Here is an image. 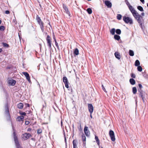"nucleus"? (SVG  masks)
<instances>
[{
	"label": "nucleus",
	"mask_w": 148,
	"mask_h": 148,
	"mask_svg": "<svg viewBox=\"0 0 148 148\" xmlns=\"http://www.w3.org/2000/svg\"><path fill=\"white\" fill-rule=\"evenodd\" d=\"M13 135L16 148H23V147L20 145L17 134L13 127Z\"/></svg>",
	"instance_id": "f257e3e1"
},
{
	"label": "nucleus",
	"mask_w": 148,
	"mask_h": 148,
	"mask_svg": "<svg viewBox=\"0 0 148 148\" xmlns=\"http://www.w3.org/2000/svg\"><path fill=\"white\" fill-rule=\"evenodd\" d=\"M5 113L6 115V118L7 120L10 121V116L9 113L8 107L7 105H6L5 106Z\"/></svg>",
	"instance_id": "f03ea898"
},
{
	"label": "nucleus",
	"mask_w": 148,
	"mask_h": 148,
	"mask_svg": "<svg viewBox=\"0 0 148 148\" xmlns=\"http://www.w3.org/2000/svg\"><path fill=\"white\" fill-rule=\"evenodd\" d=\"M123 19L126 23H129L130 24H133L132 19L129 17L124 16L123 18Z\"/></svg>",
	"instance_id": "7ed1b4c3"
},
{
	"label": "nucleus",
	"mask_w": 148,
	"mask_h": 148,
	"mask_svg": "<svg viewBox=\"0 0 148 148\" xmlns=\"http://www.w3.org/2000/svg\"><path fill=\"white\" fill-rule=\"evenodd\" d=\"M138 91L139 92V95L142 98L143 102H144V98L145 95V92L143 91L142 89H138Z\"/></svg>",
	"instance_id": "20e7f679"
},
{
	"label": "nucleus",
	"mask_w": 148,
	"mask_h": 148,
	"mask_svg": "<svg viewBox=\"0 0 148 148\" xmlns=\"http://www.w3.org/2000/svg\"><path fill=\"white\" fill-rule=\"evenodd\" d=\"M130 12L136 19H137L140 16L134 9Z\"/></svg>",
	"instance_id": "39448f33"
},
{
	"label": "nucleus",
	"mask_w": 148,
	"mask_h": 148,
	"mask_svg": "<svg viewBox=\"0 0 148 148\" xmlns=\"http://www.w3.org/2000/svg\"><path fill=\"white\" fill-rule=\"evenodd\" d=\"M138 23L140 24V27L142 28V25L144 22L143 17L141 15L136 19Z\"/></svg>",
	"instance_id": "423d86ee"
},
{
	"label": "nucleus",
	"mask_w": 148,
	"mask_h": 148,
	"mask_svg": "<svg viewBox=\"0 0 148 148\" xmlns=\"http://www.w3.org/2000/svg\"><path fill=\"white\" fill-rule=\"evenodd\" d=\"M109 134L111 138V140L113 141H114L115 140L114 133L113 131L110 130L109 131Z\"/></svg>",
	"instance_id": "0eeeda50"
},
{
	"label": "nucleus",
	"mask_w": 148,
	"mask_h": 148,
	"mask_svg": "<svg viewBox=\"0 0 148 148\" xmlns=\"http://www.w3.org/2000/svg\"><path fill=\"white\" fill-rule=\"evenodd\" d=\"M46 40L47 42L48 46L50 49L51 47V40L50 36L49 35H47L46 38Z\"/></svg>",
	"instance_id": "6e6552de"
},
{
	"label": "nucleus",
	"mask_w": 148,
	"mask_h": 148,
	"mask_svg": "<svg viewBox=\"0 0 148 148\" xmlns=\"http://www.w3.org/2000/svg\"><path fill=\"white\" fill-rule=\"evenodd\" d=\"M32 136L29 133H25L22 135V138L24 140H26Z\"/></svg>",
	"instance_id": "1a4fd4ad"
},
{
	"label": "nucleus",
	"mask_w": 148,
	"mask_h": 148,
	"mask_svg": "<svg viewBox=\"0 0 148 148\" xmlns=\"http://www.w3.org/2000/svg\"><path fill=\"white\" fill-rule=\"evenodd\" d=\"M89 111L90 114H92L93 111V107L91 104H88Z\"/></svg>",
	"instance_id": "9d476101"
},
{
	"label": "nucleus",
	"mask_w": 148,
	"mask_h": 148,
	"mask_svg": "<svg viewBox=\"0 0 148 148\" xmlns=\"http://www.w3.org/2000/svg\"><path fill=\"white\" fill-rule=\"evenodd\" d=\"M22 73L25 75V77H26V78L29 83L31 82L30 80V77L29 74L26 72H23Z\"/></svg>",
	"instance_id": "9b49d317"
},
{
	"label": "nucleus",
	"mask_w": 148,
	"mask_h": 148,
	"mask_svg": "<svg viewBox=\"0 0 148 148\" xmlns=\"http://www.w3.org/2000/svg\"><path fill=\"white\" fill-rule=\"evenodd\" d=\"M16 83V81L13 79L9 80L8 81V84L9 85L11 86H14Z\"/></svg>",
	"instance_id": "f8f14e48"
},
{
	"label": "nucleus",
	"mask_w": 148,
	"mask_h": 148,
	"mask_svg": "<svg viewBox=\"0 0 148 148\" xmlns=\"http://www.w3.org/2000/svg\"><path fill=\"white\" fill-rule=\"evenodd\" d=\"M36 20L40 25L43 24V23L42 21L40 18L37 15L36 17Z\"/></svg>",
	"instance_id": "ddd939ff"
},
{
	"label": "nucleus",
	"mask_w": 148,
	"mask_h": 148,
	"mask_svg": "<svg viewBox=\"0 0 148 148\" xmlns=\"http://www.w3.org/2000/svg\"><path fill=\"white\" fill-rule=\"evenodd\" d=\"M84 130V133L86 136H89L90 135V133L88 129V127L85 126Z\"/></svg>",
	"instance_id": "4468645a"
},
{
	"label": "nucleus",
	"mask_w": 148,
	"mask_h": 148,
	"mask_svg": "<svg viewBox=\"0 0 148 148\" xmlns=\"http://www.w3.org/2000/svg\"><path fill=\"white\" fill-rule=\"evenodd\" d=\"M126 5L127 6L129 10L130 11L134 9V8H133V7L130 5V3H129V2L127 0H126Z\"/></svg>",
	"instance_id": "2eb2a0df"
},
{
	"label": "nucleus",
	"mask_w": 148,
	"mask_h": 148,
	"mask_svg": "<svg viewBox=\"0 0 148 148\" xmlns=\"http://www.w3.org/2000/svg\"><path fill=\"white\" fill-rule=\"evenodd\" d=\"M105 5L109 8H110L112 6V3L110 1H106L105 2Z\"/></svg>",
	"instance_id": "dca6fc26"
},
{
	"label": "nucleus",
	"mask_w": 148,
	"mask_h": 148,
	"mask_svg": "<svg viewBox=\"0 0 148 148\" xmlns=\"http://www.w3.org/2000/svg\"><path fill=\"white\" fill-rule=\"evenodd\" d=\"M23 104L21 103H19L17 105V108L20 109H23Z\"/></svg>",
	"instance_id": "f3484780"
},
{
	"label": "nucleus",
	"mask_w": 148,
	"mask_h": 148,
	"mask_svg": "<svg viewBox=\"0 0 148 148\" xmlns=\"http://www.w3.org/2000/svg\"><path fill=\"white\" fill-rule=\"evenodd\" d=\"M114 55L116 58L118 60H119L120 59L121 57L120 53H119L118 52H115L114 53Z\"/></svg>",
	"instance_id": "a211bd4d"
},
{
	"label": "nucleus",
	"mask_w": 148,
	"mask_h": 148,
	"mask_svg": "<svg viewBox=\"0 0 148 148\" xmlns=\"http://www.w3.org/2000/svg\"><path fill=\"white\" fill-rule=\"evenodd\" d=\"M63 81L65 84L68 83V81L67 78L65 76L63 77Z\"/></svg>",
	"instance_id": "6ab92c4d"
},
{
	"label": "nucleus",
	"mask_w": 148,
	"mask_h": 148,
	"mask_svg": "<svg viewBox=\"0 0 148 148\" xmlns=\"http://www.w3.org/2000/svg\"><path fill=\"white\" fill-rule=\"evenodd\" d=\"M82 140L83 141V144L85 145L86 144V137L84 134H83L82 135Z\"/></svg>",
	"instance_id": "aec40b11"
},
{
	"label": "nucleus",
	"mask_w": 148,
	"mask_h": 148,
	"mask_svg": "<svg viewBox=\"0 0 148 148\" xmlns=\"http://www.w3.org/2000/svg\"><path fill=\"white\" fill-rule=\"evenodd\" d=\"M130 84L132 85H134L135 84V81L134 79L133 78L130 79Z\"/></svg>",
	"instance_id": "412c9836"
},
{
	"label": "nucleus",
	"mask_w": 148,
	"mask_h": 148,
	"mask_svg": "<svg viewBox=\"0 0 148 148\" xmlns=\"http://www.w3.org/2000/svg\"><path fill=\"white\" fill-rule=\"evenodd\" d=\"M114 38L117 40H119L120 39V37L118 35H115L114 36Z\"/></svg>",
	"instance_id": "4be33fe9"
},
{
	"label": "nucleus",
	"mask_w": 148,
	"mask_h": 148,
	"mask_svg": "<svg viewBox=\"0 0 148 148\" xmlns=\"http://www.w3.org/2000/svg\"><path fill=\"white\" fill-rule=\"evenodd\" d=\"M24 118V117L23 116H18L17 117L16 119H17L18 121H20L21 120L23 119Z\"/></svg>",
	"instance_id": "5701e85b"
},
{
	"label": "nucleus",
	"mask_w": 148,
	"mask_h": 148,
	"mask_svg": "<svg viewBox=\"0 0 148 148\" xmlns=\"http://www.w3.org/2000/svg\"><path fill=\"white\" fill-rule=\"evenodd\" d=\"M79 54V50L77 48L75 49V56Z\"/></svg>",
	"instance_id": "b1692460"
},
{
	"label": "nucleus",
	"mask_w": 148,
	"mask_h": 148,
	"mask_svg": "<svg viewBox=\"0 0 148 148\" xmlns=\"http://www.w3.org/2000/svg\"><path fill=\"white\" fill-rule=\"evenodd\" d=\"M63 7L66 13L67 14H69V11L67 8L66 6L65 5H63Z\"/></svg>",
	"instance_id": "393cba45"
},
{
	"label": "nucleus",
	"mask_w": 148,
	"mask_h": 148,
	"mask_svg": "<svg viewBox=\"0 0 148 148\" xmlns=\"http://www.w3.org/2000/svg\"><path fill=\"white\" fill-rule=\"evenodd\" d=\"M140 64V62L138 60H136L135 62V65L136 66H139Z\"/></svg>",
	"instance_id": "a878e982"
},
{
	"label": "nucleus",
	"mask_w": 148,
	"mask_h": 148,
	"mask_svg": "<svg viewBox=\"0 0 148 148\" xmlns=\"http://www.w3.org/2000/svg\"><path fill=\"white\" fill-rule=\"evenodd\" d=\"M86 11H87V12L89 14H90L92 13V10L90 8H87V9Z\"/></svg>",
	"instance_id": "bb28decb"
},
{
	"label": "nucleus",
	"mask_w": 148,
	"mask_h": 148,
	"mask_svg": "<svg viewBox=\"0 0 148 148\" xmlns=\"http://www.w3.org/2000/svg\"><path fill=\"white\" fill-rule=\"evenodd\" d=\"M137 91V89L136 87H134L132 88V92L134 94H136Z\"/></svg>",
	"instance_id": "cd10ccee"
},
{
	"label": "nucleus",
	"mask_w": 148,
	"mask_h": 148,
	"mask_svg": "<svg viewBox=\"0 0 148 148\" xmlns=\"http://www.w3.org/2000/svg\"><path fill=\"white\" fill-rule=\"evenodd\" d=\"M129 55L131 56H134V51L131 50H130L129 51Z\"/></svg>",
	"instance_id": "c85d7f7f"
},
{
	"label": "nucleus",
	"mask_w": 148,
	"mask_h": 148,
	"mask_svg": "<svg viewBox=\"0 0 148 148\" xmlns=\"http://www.w3.org/2000/svg\"><path fill=\"white\" fill-rule=\"evenodd\" d=\"M116 32L115 29L114 28L112 29L110 31V33L112 35H114L115 34V32Z\"/></svg>",
	"instance_id": "c756f323"
},
{
	"label": "nucleus",
	"mask_w": 148,
	"mask_h": 148,
	"mask_svg": "<svg viewBox=\"0 0 148 148\" xmlns=\"http://www.w3.org/2000/svg\"><path fill=\"white\" fill-rule=\"evenodd\" d=\"M137 9L139 10L141 12H143L144 11V10L143 8L142 7L140 6H138L137 7Z\"/></svg>",
	"instance_id": "7c9ffc66"
},
{
	"label": "nucleus",
	"mask_w": 148,
	"mask_h": 148,
	"mask_svg": "<svg viewBox=\"0 0 148 148\" xmlns=\"http://www.w3.org/2000/svg\"><path fill=\"white\" fill-rule=\"evenodd\" d=\"M95 140H96L97 143L98 145H99V139L98 137L97 136H95Z\"/></svg>",
	"instance_id": "2f4dec72"
},
{
	"label": "nucleus",
	"mask_w": 148,
	"mask_h": 148,
	"mask_svg": "<svg viewBox=\"0 0 148 148\" xmlns=\"http://www.w3.org/2000/svg\"><path fill=\"white\" fill-rule=\"evenodd\" d=\"M115 32L117 34L119 35L121 33V30L119 29H116Z\"/></svg>",
	"instance_id": "473e14b6"
},
{
	"label": "nucleus",
	"mask_w": 148,
	"mask_h": 148,
	"mask_svg": "<svg viewBox=\"0 0 148 148\" xmlns=\"http://www.w3.org/2000/svg\"><path fill=\"white\" fill-rule=\"evenodd\" d=\"M122 15L120 14H118L117 16V18L119 20L121 19Z\"/></svg>",
	"instance_id": "72a5a7b5"
},
{
	"label": "nucleus",
	"mask_w": 148,
	"mask_h": 148,
	"mask_svg": "<svg viewBox=\"0 0 148 148\" xmlns=\"http://www.w3.org/2000/svg\"><path fill=\"white\" fill-rule=\"evenodd\" d=\"M137 69L138 71L141 72L142 70V68L141 66H138Z\"/></svg>",
	"instance_id": "f704fd0d"
},
{
	"label": "nucleus",
	"mask_w": 148,
	"mask_h": 148,
	"mask_svg": "<svg viewBox=\"0 0 148 148\" xmlns=\"http://www.w3.org/2000/svg\"><path fill=\"white\" fill-rule=\"evenodd\" d=\"M2 44L3 46L5 47H9V45L7 43L3 42L2 43Z\"/></svg>",
	"instance_id": "c9c22d12"
},
{
	"label": "nucleus",
	"mask_w": 148,
	"mask_h": 148,
	"mask_svg": "<svg viewBox=\"0 0 148 148\" xmlns=\"http://www.w3.org/2000/svg\"><path fill=\"white\" fill-rule=\"evenodd\" d=\"M5 29V27L3 26H0V31H3Z\"/></svg>",
	"instance_id": "e433bc0d"
},
{
	"label": "nucleus",
	"mask_w": 148,
	"mask_h": 148,
	"mask_svg": "<svg viewBox=\"0 0 148 148\" xmlns=\"http://www.w3.org/2000/svg\"><path fill=\"white\" fill-rule=\"evenodd\" d=\"M42 132V131L41 129H39L37 130V133L38 134H40Z\"/></svg>",
	"instance_id": "4c0bfd02"
},
{
	"label": "nucleus",
	"mask_w": 148,
	"mask_h": 148,
	"mask_svg": "<svg viewBox=\"0 0 148 148\" xmlns=\"http://www.w3.org/2000/svg\"><path fill=\"white\" fill-rule=\"evenodd\" d=\"M40 27L42 31V32H43L44 31V27L43 24L41 25H40Z\"/></svg>",
	"instance_id": "58836bf2"
},
{
	"label": "nucleus",
	"mask_w": 148,
	"mask_h": 148,
	"mask_svg": "<svg viewBox=\"0 0 148 148\" xmlns=\"http://www.w3.org/2000/svg\"><path fill=\"white\" fill-rule=\"evenodd\" d=\"M19 113L21 115L25 116L26 113L24 112H22L21 111L19 112Z\"/></svg>",
	"instance_id": "ea45409f"
},
{
	"label": "nucleus",
	"mask_w": 148,
	"mask_h": 148,
	"mask_svg": "<svg viewBox=\"0 0 148 148\" xmlns=\"http://www.w3.org/2000/svg\"><path fill=\"white\" fill-rule=\"evenodd\" d=\"M143 76L145 78H148V75L146 74L145 73L143 74Z\"/></svg>",
	"instance_id": "a19ab883"
},
{
	"label": "nucleus",
	"mask_w": 148,
	"mask_h": 148,
	"mask_svg": "<svg viewBox=\"0 0 148 148\" xmlns=\"http://www.w3.org/2000/svg\"><path fill=\"white\" fill-rule=\"evenodd\" d=\"M131 77L133 78H135L136 77L134 73H131Z\"/></svg>",
	"instance_id": "79ce46f5"
},
{
	"label": "nucleus",
	"mask_w": 148,
	"mask_h": 148,
	"mask_svg": "<svg viewBox=\"0 0 148 148\" xmlns=\"http://www.w3.org/2000/svg\"><path fill=\"white\" fill-rule=\"evenodd\" d=\"M55 45L56 46V47H57V48L58 49H59V47L58 45V43H57V42H55Z\"/></svg>",
	"instance_id": "37998d69"
},
{
	"label": "nucleus",
	"mask_w": 148,
	"mask_h": 148,
	"mask_svg": "<svg viewBox=\"0 0 148 148\" xmlns=\"http://www.w3.org/2000/svg\"><path fill=\"white\" fill-rule=\"evenodd\" d=\"M25 104L26 108L29 107H30V105H29V103H25Z\"/></svg>",
	"instance_id": "c03bdc74"
},
{
	"label": "nucleus",
	"mask_w": 148,
	"mask_h": 148,
	"mask_svg": "<svg viewBox=\"0 0 148 148\" xmlns=\"http://www.w3.org/2000/svg\"><path fill=\"white\" fill-rule=\"evenodd\" d=\"M138 86H139V88L138 89H141L142 88H143V86H142V85L140 84H138Z\"/></svg>",
	"instance_id": "a18cd8bd"
},
{
	"label": "nucleus",
	"mask_w": 148,
	"mask_h": 148,
	"mask_svg": "<svg viewBox=\"0 0 148 148\" xmlns=\"http://www.w3.org/2000/svg\"><path fill=\"white\" fill-rule=\"evenodd\" d=\"M102 89L105 92H107L106 91V89L105 88L104 86H103V85H102Z\"/></svg>",
	"instance_id": "49530a36"
},
{
	"label": "nucleus",
	"mask_w": 148,
	"mask_h": 148,
	"mask_svg": "<svg viewBox=\"0 0 148 148\" xmlns=\"http://www.w3.org/2000/svg\"><path fill=\"white\" fill-rule=\"evenodd\" d=\"M29 123V122L28 121H26L25 122V124L27 125H28Z\"/></svg>",
	"instance_id": "de8ad7c7"
},
{
	"label": "nucleus",
	"mask_w": 148,
	"mask_h": 148,
	"mask_svg": "<svg viewBox=\"0 0 148 148\" xmlns=\"http://www.w3.org/2000/svg\"><path fill=\"white\" fill-rule=\"evenodd\" d=\"M5 13L7 14H8L10 13V11L8 10H6L5 11Z\"/></svg>",
	"instance_id": "09e8293b"
},
{
	"label": "nucleus",
	"mask_w": 148,
	"mask_h": 148,
	"mask_svg": "<svg viewBox=\"0 0 148 148\" xmlns=\"http://www.w3.org/2000/svg\"><path fill=\"white\" fill-rule=\"evenodd\" d=\"M65 84V86L66 87V88H69L68 83Z\"/></svg>",
	"instance_id": "8fccbe9b"
},
{
	"label": "nucleus",
	"mask_w": 148,
	"mask_h": 148,
	"mask_svg": "<svg viewBox=\"0 0 148 148\" xmlns=\"http://www.w3.org/2000/svg\"><path fill=\"white\" fill-rule=\"evenodd\" d=\"M61 126L62 127V129H64V127H63L62 121V120H61Z\"/></svg>",
	"instance_id": "3c124183"
},
{
	"label": "nucleus",
	"mask_w": 148,
	"mask_h": 148,
	"mask_svg": "<svg viewBox=\"0 0 148 148\" xmlns=\"http://www.w3.org/2000/svg\"><path fill=\"white\" fill-rule=\"evenodd\" d=\"M53 38L54 39L55 42H57L54 36H53Z\"/></svg>",
	"instance_id": "603ef678"
},
{
	"label": "nucleus",
	"mask_w": 148,
	"mask_h": 148,
	"mask_svg": "<svg viewBox=\"0 0 148 148\" xmlns=\"http://www.w3.org/2000/svg\"><path fill=\"white\" fill-rule=\"evenodd\" d=\"M140 0L143 3H144V0Z\"/></svg>",
	"instance_id": "864d4df0"
},
{
	"label": "nucleus",
	"mask_w": 148,
	"mask_h": 148,
	"mask_svg": "<svg viewBox=\"0 0 148 148\" xmlns=\"http://www.w3.org/2000/svg\"><path fill=\"white\" fill-rule=\"evenodd\" d=\"M64 134H65L64 132V137L65 140V142H66V137H65V135Z\"/></svg>",
	"instance_id": "5fc2aeb1"
},
{
	"label": "nucleus",
	"mask_w": 148,
	"mask_h": 148,
	"mask_svg": "<svg viewBox=\"0 0 148 148\" xmlns=\"http://www.w3.org/2000/svg\"><path fill=\"white\" fill-rule=\"evenodd\" d=\"M31 130V129L30 128H29L27 129V131H30Z\"/></svg>",
	"instance_id": "6e6d98bb"
},
{
	"label": "nucleus",
	"mask_w": 148,
	"mask_h": 148,
	"mask_svg": "<svg viewBox=\"0 0 148 148\" xmlns=\"http://www.w3.org/2000/svg\"><path fill=\"white\" fill-rule=\"evenodd\" d=\"M141 15L142 16H144L145 15V13L144 12L141 13Z\"/></svg>",
	"instance_id": "4d7b16f0"
},
{
	"label": "nucleus",
	"mask_w": 148,
	"mask_h": 148,
	"mask_svg": "<svg viewBox=\"0 0 148 148\" xmlns=\"http://www.w3.org/2000/svg\"><path fill=\"white\" fill-rule=\"evenodd\" d=\"M74 140H73V148H74Z\"/></svg>",
	"instance_id": "13d9d810"
},
{
	"label": "nucleus",
	"mask_w": 148,
	"mask_h": 148,
	"mask_svg": "<svg viewBox=\"0 0 148 148\" xmlns=\"http://www.w3.org/2000/svg\"><path fill=\"white\" fill-rule=\"evenodd\" d=\"M3 51V50L2 49L0 48V53L2 52Z\"/></svg>",
	"instance_id": "bf43d9fd"
},
{
	"label": "nucleus",
	"mask_w": 148,
	"mask_h": 148,
	"mask_svg": "<svg viewBox=\"0 0 148 148\" xmlns=\"http://www.w3.org/2000/svg\"><path fill=\"white\" fill-rule=\"evenodd\" d=\"M10 67H7V69H10Z\"/></svg>",
	"instance_id": "052dcab7"
},
{
	"label": "nucleus",
	"mask_w": 148,
	"mask_h": 148,
	"mask_svg": "<svg viewBox=\"0 0 148 148\" xmlns=\"http://www.w3.org/2000/svg\"><path fill=\"white\" fill-rule=\"evenodd\" d=\"M90 117H91V118H92V114H90Z\"/></svg>",
	"instance_id": "680f3d73"
},
{
	"label": "nucleus",
	"mask_w": 148,
	"mask_h": 148,
	"mask_svg": "<svg viewBox=\"0 0 148 148\" xmlns=\"http://www.w3.org/2000/svg\"><path fill=\"white\" fill-rule=\"evenodd\" d=\"M76 145L75 144V148H76Z\"/></svg>",
	"instance_id": "e2e57ef3"
},
{
	"label": "nucleus",
	"mask_w": 148,
	"mask_h": 148,
	"mask_svg": "<svg viewBox=\"0 0 148 148\" xmlns=\"http://www.w3.org/2000/svg\"><path fill=\"white\" fill-rule=\"evenodd\" d=\"M1 20L0 19V24H1Z\"/></svg>",
	"instance_id": "0e129e2a"
},
{
	"label": "nucleus",
	"mask_w": 148,
	"mask_h": 148,
	"mask_svg": "<svg viewBox=\"0 0 148 148\" xmlns=\"http://www.w3.org/2000/svg\"><path fill=\"white\" fill-rule=\"evenodd\" d=\"M81 127L80 126L79 127V130H80V129H81Z\"/></svg>",
	"instance_id": "69168bd1"
},
{
	"label": "nucleus",
	"mask_w": 148,
	"mask_h": 148,
	"mask_svg": "<svg viewBox=\"0 0 148 148\" xmlns=\"http://www.w3.org/2000/svg\"><path fill=\"white\" fill-rule=\"evenodd\" d=\"M72 99V100H73L72 102H73L74 101H73V99Z\"/></svg>",
	"instance_id": "338daca9"
},
{
	"label": "nucleus",
	"mask_w": 148,
	"mask_h": 148,
	"mask_svg": "<svg viewBox=\"0 0 148 148\" xmlns=\"http://www.w3.org/2000/svg\"><path fill=\"white\" fill-rule=\"evenodd\" d=\"M147 7H148V3L147 4Z\"/></svg>",
	"instance_id": "774afa93"
}]
</instances>
